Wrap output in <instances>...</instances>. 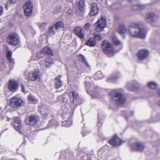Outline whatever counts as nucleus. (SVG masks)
Returning <instances> with one entry per match:
<instances>
[{
  "label": "nucleus",
  "mask_w": 160,
  "mask_h": 160,
  "mask_svg": "<svg viewBox=\"0 0 160 160\" xmlns=\"http://www.w3.org/2000/svg\"><path fill=\"white\" fill-rule=\"evenodd\" d=\"M128 31L130 37L144 39L146 37L147 32L144 28L140 27L139 23H133L129 26Z\"/></svg>",
  "instance_id": "obj_1"
},
{
  "label": "nucleus",
  "mask_w": 160,
  "mask_h": 160,
  "mask_svg": "<svg viewBox=\"0 0 160 160\" xmlns=\"http://www.w3.org/2000/svg\"><path fill=\"white\" fill-rule=\"evenodd\" d=\"M67 108L61 109L60 111V113L63 118H67V120L63 122L62 124L66 127L71 126L72 124V115L69 112Z\"/></svg>",
  "instance_id": "obj_2"
},
{
  "label": "nucleus",
  "mask_w": 160,
  "mask_h": 160,
  "mask_svg": "<svg viewBox=\"0 0 160 160\" xmlns=\"http://www.w3.org/2000/svg\"><path fill=\"white\" fill-rule=\"evenodd\" d=\"M24 101L20 97L14 96L12 98L10 101V105L13 108H18L24 105Z\"/></svg>",
  "instance_id": "obj_3"
},
{
  "label": "nucleus",
  "mask_w": 160,
  "mask_h": 160,
  "mask_svg": "<svg viewBox=\"0 0 160 160\" xmlns=\"http://www.w3.org/2000/svg\"><path fill=\"white\" fill-rule=\"evenodd\" d=\"M102 48L104 52L110 54L109 57L114 55V49L112 45L107 40H105L102 42Z\"/></svg>",
  "instance_id": "obj_4"
},
{
  "label": "nucleus",
  "mask_w": 160,
  "mask_h": 160,
  "mask_svg": "<svg viewBox=\"0 0 160 160\" xmlns=\"http://www.w3.org/2000/svg\"><path fill=\"white\" fill-rule=\"evenodd\" d=\"M106 23L105 18L101 17L94 24L95 31L98 32L102 31L106 27Z\"/></svg>",
  "instance_id": "obj_5"
},
{
  "label": "nucleus",
  "mask_w": 160,
  "mask_h": 160,
  "mask_svg": "<svg viewBox=\"0 0 160 160\" xmlns=\"http://www.w3.org/2000/svg\"><path fill=\"white\" fill-rule=\"evenodd\" d=\"M7 41L10 45L16 46L19 42V37L16 33H13L8 36L7 38Z\"/></svg>",
  "instance_id": "obj_6"
},
{
  "label": "nucleus",
  "mask_w": 160,
  "mask_h": 160,
  "mask_svg": "<svg viewBox=\"0 0 160 160\" xmlns=\"http://www.w3.org/2000/svg\"><path fill=\"white\" fill-rule=\"evenodd\" d=\"M112 98L118 106L122 105L125 100L124 96L120 93L115 92L112 94Z\"/></svg>",
  "instance_id": "obj_7"
},
{
  "label": "nucleus",
  "mask_w": 160,
  "mask_h": 160,
  "mask_svg": "<svg viewBox=\"0 0 160 160\" xmlns=\"http://www.w3.org/2000/svg\"><path fill=\"white\" fill-rule=\"evenodd\" d=\"M69 95L70 101L74 104L77 105L81 104V99L76 91H73L70 92Z\"/></svg>",
  "instance_id": "obj_8"
},
{
  "label": "nucleus",
  "mask_w": 160,
  "mask_h": 160,
  "mask_svg": "<svg viewBox=\"0 0 160 160\" xmlns=\"http://www.w3.org/2000/svg\"><path fill=\"white\" fill-rule=\"evenodd\" d=\"M23 8L25 16H29L32 14L33 5L30 1H28L26 2Z\"/></svg>",
  "instance_id": "obj_9"
},
{
  "label": "nucleus",
  "mask_w": 160,
  "mask_h": 160,
  "mask_svg": "<svg viewBox=\"0 0 160 160\" xmlns=\"http://www.w3.org/2000/svg\"><path fill=\"white\" fill-rule=\"evenodd\" d=\"M27 78L29 80L32 81H39L41 79L40 75L38 71L29 72Z\"/></svg>",
  "instance_id": "obj_10"
},
{
  "label": "nucleus",
  "mask_w": 160,
  "mask_h": 160,
  "mask_svg": "<svg viewBox=\"0 0 160 160\" xmlns=\"http://www.w3.org/2000/svg\"><path fill=\"white\" fill-rule=\"evenodd\" d=\"M40 67L43 70H45L47 68L50 67L53 64V59L50 57L47 58L44 61L40 62Z\"/></svg>",
  "instance_id": "obj_11"
},
{
  "label": "nucleus",
  "mask_w": 160,
  "mask_h": 160,
  "mask_svg": "<svg viewBox=\"0 0 160 160\" xmlns=\"http://www.w3.org/2000/svg\"><path fill=\"white\" fill-rule=\"evenodd\" d=\"M108 143L113 147H118L122 143V141L117 136H114L111 139L108 141Z\"/></svg>",
  "instance_id": "obj_12"
},
{
  "label": "nucleus",
  "mask_w": 160,
  "mask_h": 160,
  "mask_svg": "<svg viewBox=\"0 0 160 160\" xmlns=\"http://www.w3.org/2000/svg\"><path fill=\"white\" fill-rule=\"evenodd\" d=\"M39 120L38 116L34 115L28 117L25 120L28 124L30 125H34L37 123Z\"/></svg>",
  "instance_id": "obj_13"
},
{
  "label": "nucleus",
  "mask_w": 160,
  "mask_h": 160,
  "mask_svg": "<svg viewBox=\"0 0 160 160\" xmlns=\"http://www.w3.org/2000/svg\"><path fill=\"white\" fill-rule=\"evenodd\" d=\"M85 79L84 82L86 89L92 92H94V90H93V88H94V84L92 78L91 77H86Z\"/></svg>",
  "instance_id": "obj_14"
},
{
  "label": "nucleus",
  "mask_w": 160,
  "mask_h": 160,
  "mask_svg": "<svg viewBox=\"0 0 160 160\" xmlns=\"http://www.w3.org/2000/svg\"><path fill=\"white\" fill-rule=\"evenodd\" d=\"M149 51L146 49L140 50L138 53V57L140 60H142L146 59L149 55Z\"/></svg>",
  "instance_id": "obj_15"
},
{
  "label": "nucleus",
  "mask_w": 160,
  "mask_h": 160,
  "mask_svg": "<svg viewBox=\"0 0 160 160\" xmlns=\"http://www.w3.org/2000/svg\"><path fill=\"white\" fill-rule=\"evenodd\" d=\"M132 148L139 152H142L145 149V146L143 144L140 142L132 144Z\"/></svg>",
  "instance_id": "obj_16"
},
{
  "label": "nucleus",
  "mask_w": 160,
  "mask_h": 160,
  "mask_svg": "<svg viewBox=\"0 0 160 160\" xmlns=\"http://www.w3.org/2000/svg\"><path fill=\"white\" fill-rule=\"evenodd\" d=\"M75 34L81 39H83L84 38V34L82 32V28L79 27H76L73 30Z\"/></svg>",
  "instance_id": "obj_17"
},
{
  "label": "nucleus",
  "mask_w": 160,
  "mask_h": 160,
  "mask_svg": "<svg viewBox=\"0 0 160 160\" xmlns=\"http://www.w3.org/2000/svg\"><path fill=\"white\" fill-rule=\"evenodd\" d=\"M85 5L84 0H80L78 5V10L80 14L82 15L85 12Z\"/></svg>",
  "instance_id": "obj_18"
},
{
  "label": "nucleus",
  "mask_w": 160,
  "mask_h": 160,
  "mask_svg": "<svg viewBox=\"0 0 160 160\" xmlns=\"http://www.w3.org/2000/svg\"><path fill=\"white\" fill-rule=\"evenodd\" d=\"M98 11V9L97 4L95 2L92 3L91 5L90 15L91 16H94L97 13Z\"/></svg>",
  "instance_id": "obj_19"
},
{
  "label": "nucleus",
  "mask_w": 160,
  "mask_h": 160,
  "mask_svg": "<svg viewBox=\"0 0 160 160\" xmlns=\"http://www.w3.org/2000/svg\"><path fill=\"white\" fill-rule=\"evenodd\" d=\"M15 122L13 124V127L17 131L19 132L21 126V121L18 118L16 117L14 118Z\"/></svg>",
  "instance_id": "obj_20"
},
{
  "label": "nucleus",
  "mask_w": 160,
  "mask_h": 160,
  "mask_svg": "<svg viewBox=\"0 0 160 160\" xmlns=\"http://www.w3.org/2000/svg\"><path fill=\"white\" fill-rule=\"evenodd\" d=\"M18 85L17 82L11 80L8 85L9 89L11 91L14 92L17 89Z\"/></svg>",
  "instance_id": "obj_21"
},
{
  "label": "nucleus",
  "mask_w": 160,
  "mask_h": 160,
  "mask_svg": "<svg viewBox=\"0 0 160 160\" xmlns=\"http://www.w3.org/2000/svg\"><path fill=\"white\" fill-rule=\"evenodd\" d=\"M61 77V76H58L54 79L55 88H59L63 85V82L60 79Z\"/></svg>",
  "instance_id": "obj_22"
},
{
  "label": "nucleus",
  "mask_w": 160,
  "mask_h": 160,
  "mask_svg": "<svg viewBox=\"0 0 160 160\" xmlns=\"http://www.w3.org/2000/svg\"><path fill=\"white\" fill-rule=\"evenodd\" d=\"M138 85L139 83L137 82H135L134 83L129 82L128 83L126 87L132 90L134 89H137Z\"/></svg>",
  "instance_id": "obj_23"
},
{
  "label": "nucleus",
  "mask_w": 160,
  "mask_h": 160,
  "mask_svg": "<svg viewBox=\"0 0 160 160\" xmlns=\"http://www.w3.org/2000/svg\"><path fill=\"white\" fill-rule=\"evenodd\" d=\"M82 61L83 62V67L85 68L84 71L88 72L91 69L89 65L87 62L86 61L84 57L82 55L81 56Z\"/></svg>",
  "instance_id": "obj_24"
},
{
  "label": "nucleus",
  "mask_w": 160,
  "mask_h": 160,
  "mask_svg": "<svg viewBox=\"0 0 160 160\" xmlns=\"http://www.w3.org/2000/svg\"><path fill=\"white\" fill-rule=\"evenodd\" d=\"M96 43L94 39L91 38H89L86 42L85 45L89 47H92L94 46Z\"/></svg>",
  "instance_id": "obj_25"
},
{
  "label": "nucleus",
  "mask_w": 160,
  "mask_h": 160,
  "mask_svg": "<svg viewBox=\"0 0 160 160\" xmlns=\"http://www.w3.org/2000/svg\"><path fill=\"white\" fill-rule=\"evenodd\" d=\"M45 54L49 56H52L53 52L52 50L48 47L46 46L42 49Z\"/></svg>",
  "instance_id": "obj_26"
},
{
  "label": "nucleus",
  "mask_w": 160,
  "mask_h": 160,
  "mask_svg": "<svg viewBox=\"0 0 160 160\" xmlns=\"http://www.w3.org/2000/svg\"><path fill=\"white\" fill-rule=\"evenodd\" d=\"M145 6L143 5H132L131 8L134 11L138 10L140 9H143L144 8Z\"/></svg>",
  "instance_id": "obj_27"
},
{
  "label": "nucleus",
  "mask_w": 160,
  "mask_h": 160,
  "mask_svg": "<svg viewBox=\"0 0 160 160\" xmlns=\"http://www.w3.org/2000/svg\"><path fill=\"white\" fill-rule=\"evenodd\" d=\"M28 99L29 101H32L34 103L38 102V99L35 96L32 94H30L28 97Z\"/></svg>",
  "instance_id": "obj_28"
},
{
  "label": "nucleus",
  "mask_w": 160,
  "mask_h": 160,
  "mask_svg": "<svg viewBox=\"0 0 160 160\" xmlns=\"http://www.w3.org/2000/svg\"><path fill=\"white\" fill-rule=\"evenodd\" d=\"M41 113L44 116H47L49 112V111L45 106L42 105L41 107Z\"/></svg>",
  "instance_id": "obj_29"
},
{
  "label": "nucleus",
  "mask_w": 160,
  "mask_h": 160,
  "mask_svg": "<svg viewBox=\"0 0 160 160\" xmlns=\"http://www.w3.org/2000/svg\"><path fill=\"white\" fill-rule=\"evenodd\" d=\"M12 54L11 51H8L7 53V58L9 62L12 64L14 63V60L12 58Z\"/></svg>",
  "instance_id": "obj_30"
},
{
  "label": "nucleus",
  "mask_w": 160,
  "mask_h": 160,
  "mask_svg": "<svg viewBox=\"0 0 160 160\" xmlns=\"http://www.w3.org/2000/svg\"><path fill=\"white\" fill-rule=\"evenodd\" d=\"M55 27V29L58 30L59 29L62 28L63 27V24L62 22L59 21L57 22L53 25Z\"/></svg>",
  "instance_id": "obj_31"
},
{
  "label": "nucleus",
  "mask_w": 160,
  "mask_h": 160,
  "mask_svg": "<svg viewBox=\"0 0 160 160\" xmlns=\"http://www.w3.org/2000/svg\"><path fill=\"white\" fill-rule=\"evenodd\" d=\"M118 31L120 34H123L125 33L126 31V28L125 26L123 25H120Z\"/></svg>",
  "instance_id": "obj_32"
},
{
  "label": "nucleus",
  "mask_w": 160,
  "mask_h": 160,
  "mask_svg": "<svg viewBox=\"0 0 160 160\" xmlns=\"http://www.w3.org/2000/svg\"><path fill=\"white\" fill-rule=\"evenodd\" d=\"M104 77V75L100 71L97 72L95 75V78L96 80L102 79Z\"/></svg>",
  "instance_id": "obj_33"
},
{
  "label": "nucleus",
  "mask_w": 160,
  "mask_h": 160,
  "mask_svg": "<svg viewBox=\"0 0 160 160\" xmlns=\"http://www.w3.org/2000/svg\"><path fill=\"white\" fill-rule=\"evenodd\" d=\"M148 86L151 88L156 89L158 87V84L154 82H150L148 84Z\"/></svg>",
  "instance_id": "obj_34"
},
{
  "label": "nucleus",
  "mask_w": 160,
  "mask_h": 160,
  "mask_svg": "<svg viewBox=\"0 0 160 160\" xmlns=\"http://www.w3.org/2000/svg\"><path fill=\"white\" fill-rule=\"evenodd\" d=\"M58 30L55 29V27L54 25H52L49 29V33L51 36L54 35Z\"/></svg>",
  "instance_id": "obj_35"
},
{
  "label": "nucleus",
  "mask_w": 160,
  "mask_h": 160,
  "mask_svg": "<svg viewBox=\"0 0 160 160\" xmlns=\"http://www.w3.org/2000/svg\"><path fill=\"white\" fill-rule=\"evenodd\" d=\"M155 17V15L153 13H149L147 16V20L148 21H152Z\"/></svg>",
  "instance_id": "obj_36"
},
{
  "label": "nucleus",
  "mask_w": 160,
  "mask_h": 160,
  "mask_svg": "<svg viewBox=\"0 0 160 160\" xmlns=\"http://www.w3.org/2000/svg\"><path fill=\"white\" fill-rule=\"evenodd\" d=\"M112 39L115 44L116 45H118L121 44V42L118 39L117 37L115 35L112 36Z\"/></svg>",
  "instance_id": "obj_37"
},
{
  "label": "nucleus",
  "mask_w": 160,
  "mask_h": 160,
  "mask_svg": "<svg viewBox=\"0 0 160 160\" xmlns=\"http://www.w3.org/2000/svg\"><path fill=\"white\" fill-rule=\"evenodd\" d=\"M112 9H119L122 8L121 4L119 3H114L110 6Z\"/></svg>",
  "instance_id": "obj_38"
},
{
  "label": "nucleus",
  "mask_w": 160,
  "mask_h": 160,
  "mask_svg": "<svg viewBox=\"0 0 160 160\" xmlns=\"http://www.w3.org/2000/svg\"><path fill=\"white\" fill-rule=\"evenodd\" d=\"M44 52H43L42 49L39 52H37V57L38 59H40L42 58L45 55Z\"/></svg>",
  "instance_id": "obj_39"
},
{
  "label": "nucleus",
  "mask_w": 160,
  "mask_h": 160,
  "mask_svg": "<svg viewBox=\"0 0 160 160\" xmlns=\"http://www.w3.org/2000/svg\"><path fill=\"white\" fill-rule=\"evenodd\" d=\"M117 78V77L116 76H110L108 77V80L109 82H115Z\"/></svg>",
  "instance_id": "obj_40"
},
{
  "label": "nucleus",
  "mask_w": 160,
  "mask_h": 160,
  "mask_svg": "<svg viewBox=\"0 0 160 160\" xmlns=\"http://www.w3.org/2000/svg\"><path fill=\"white\" fill-rule=\"evenodd\" d=\"M47 25V23L41 22L39 24L38 26L39 28L41 29H43L46 28Z\"/></svg>",
  "instance_id": "obj_41"
},
{
  "label": "nucleus",
  "mask_w": 160,
  "mask_h": 160,
  "mask_svg": "<svg viewBox=\"0 0 160 160\" xmlns=\"http://www.w3.org/2000/svg\"><path fill=\"white\" fill-rule=\"evenodd\" d=\"M93 36L94 38L97 40H99L100 39H102V36L99 34H98L96 33H94L93 34Z\"/></svg>",
  "instance_id": "obj_42"
},
{
  "label": "nucleus",
  "mask_w": 160,
  "mask_h": 160,
  "mask_svg": "<svg viewBox=\"0 0 160 160\" xmlns=\"http://www.w3.org/2000/svg\"><path fill=\"white\" fill-rule=\"evenodd\" d=\"M90 27V24L89 23H87L84 26L83 28L86 30H88L89 29Z\"/></svg>",
  "instance_id": "obj_43"
},
{
  "label": "nucleus",
  "mask_w": 160,
  "mask_h": 160,
  "mask_svg": "<svg viewBox=\"0 0 160 160\" xmlns=\"http://www.w3.org/2000/svg\"><path fill=\"white\" fill-rule=\"evenodd\" d=\"M21 90H22V91L24 93H25V87H24V86L23 84H21Z\"/></svg>",
  "instance_id": "obj_44"
},
{
  "label": "nucleus",
  "mask_w": 160,
  "mask_h": 160,
  "mask_svg": "<svg viewBox=\"0 0 160 160\" xmlns=\"http://www.w3.org/2000/svg\"><path fill=\"white\" fill-rule=\"evenodd\" d=\"M17 0H10V2L11 3L14 4L16 2Z\"/></svg>",
  "instance_id": "obj_45"
},
{
  "label": "nucleus",
  "mask_w": 160,
  "mask_h": 160,
  "mask_svg": "<svg viewBox=\"0 0 160 160\" xmlns=\"http://www.w3.org/2000/svg\"><path fill=\"white\" fill-rule=\"evenodd\" d=\"M3 8L2 7H0V15H1L3 12Z\"/></svg>",
  "instance_id": "obj_46"
},
{
  "label": "nucleus",
  "mask_w": 160,
  "mask_h": 160,
  "mask_svg": "<svg viewBox=\"0 0 160 160\" xmlns=\"http://www.w3.org/2000/svg\"><path fill=\"white\" fill-rule=\"evenodd\" d=\"M56 9L57 12H59L61 9V7L60 6H59L56 7Z\"/></svg>",
  "instance_id": "obj_47"
},
{
  "label": "nucleus",
  "mask_w": 160,
  "mask_h": 160,
  "mask_svg": "<svg viewBox=\"0 0 160 160\" xmlns=\"http://www.w3.org/2000/svg\"><path fill=\"white\" fill-rule=\"evenodd\" d=\"M102 122H98V126L100 127L102 125Z\"/></svg>",
  "instance_id": "obj_48"
},
{
  "label": "nucleus",
  "mask_w": 160,
  "mask_h": 160,
  "mask_svg": "<svg viewBox=\"0 0 160 160\" xmlns=\"http://www.w3.org/2000/svg\"><path fill=\"white\" fill-rule=\"evenodd\" d=\"M5 8L6 10H7L8 9V4H5Z\"/></svg>",
  "instance_id": "obj_49"
},
{
  "label": "nucleus",
  "mask_w": 160,
  "mask_h": 160,
  "mask_svg": "<svg viewBox=\"0 0 160 160\" xmlns=\"http://www.w3.org/2000/svg\"><path fill=\"white\" fill-rule=\"evenodd\" d=\"M130 114L131 116L133 115L134 114V112L133 111H131L130 112Z\"/></svg>",
  "instance_id": "obj_50"
},
{
  "label": "nucleus",
  "mask_w": 160,
  "mask_h": 160,
  "mask_svg": "<svg viewBox=\"0 0 160 160\" xmlns=\"http://www.w3.org/2000/svg\"><path fill=\"white\" fill-rule=\"evenodd\" d=\"M158 93L160 96V88L158 91Z\"/></svg>",
  "instance_id": "obj_51"
},
{
  "label": "nucleus",
  "mask_w": 160,
  "mask_h": 160,
  "mask_svg": "<svg viewBox=\"0 0 160 160\" xmlns=\"http://www.w3.org/2000/svg\"><path fill=\"white\" fill-rule=\"evenodd\" d=\"M96 97H98V98H99V97L98 96V95H97V96H96Z\"/></svg>",
  "instance_id": "obj_52"
},
{
  "label": "nucleus",
  "mask_w": 160,
  "mask_h": 160,
  "mask_svg": "<svg viewBox=\"0 0 160 160\" xmlns=\"http://www.w3.org/2000/svg\"><path fill=\"white\" fill-rule=\"evenodd\" d=\"M82 136L83 137L84 136V135L83 134V133L82 132Z\"/></svg>",
  "instance_id": "obj_53"
},
{
  "label": "nucleus",
  "mask_w": 160,
  "mask_h": 160,
  "mask_svg": "<svg viewBox=\"0 0 160 160\" xmlns=\"http://www.w3.org/2000/svg\"><path fill=\"white\" fill-rule=\"evenodd\" d=\"M93 95H96V93H93Z\"/></svg>",
  "instance_id": "obj_54"
},
{
  "label": "nucleus",
  "mask_w": 160,
  "mask_h": 160,
  "mask_svg": "<svg viewBox=\"0 0 160 160\" xmlns=\"http://www.w3.org/2000/svg\"><path fill=\"white\" fill-rule=\"evenodd\" d=\"M1 22V19H0V22Z\"/></svg>",
  "instance_id": "obj_55"
}]
</instances>
